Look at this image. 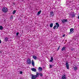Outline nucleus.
<instances>
[{"instance_id":"1","label":"nucleus","mask_w":79,"mask_h":79,"mask_svg":"<svg viewBox=\"0 0 79 79\" xmlns=\"http://www.w3.org/2000/svg\"><path fill=\"white\" fill-rule=\"evenodd\" d=\"M2 11L3 13H6L8 11V8L6 7H4L2 8Z\"/></svg>"},{"instance_id":"2","label":"nucleus","mask_w":79,"mask_h":79,"mask_svg":"<svg viewBox=\"0 0 79 79\" xmlns=\"http://www.w3.org/2000/svg\"><path fill=\"white\" fill-rule=\"evenodd\" d=\"M27 63L28 64H31V60L30 58H28L27 59Z\"/></svg>"},{"instance_id":"3","label":"nucleus","mask_w":79,"mask_h":79,"mask_svg":"<svg viewBox=\"0 0 79 79\" xmlns=\"http://www.w3.org/2000/svg\"><path fill=\"white\" fill-rule=\"evenodd\" d=\"M73 33H74V28H71L70 29V32L69 33V34H71Z\"/></svg>"},{"instance_id":"4","label":"nucleus","mask_w":79,"mask_h":79,"mask_svg":"<svg viewBox=\"0 0 79 79\" xmlns=\"http://www.w3.org/2000/svg\"><path fill=\"white\" fill-rule=\"evenodd\" d=\"M65 65L66 66V67L67 68V69H69V64H68V61H66V63H65Z\"/></svg>"},{"instance_id":"5","label":"nucleus","mask_w":79,"mask_h":79,"mask_svg":"<svg viewBox=\"0 0 79 79\" xmlns=\"http://www.w3.org/2000/svg\"><path fill=\"white\" fill-rule=\"evenodd\" d=\"M31 76H32L31 77V79H36V78H37L35 75H33V74L31 75Z\"/></svg>"},{"instance_id":"6","label":"nucleus","mask_w":79,"mask_h":79,"mask_svg":"<svg viewBox=\"0 0 79 79\" xmlns=\"http://www.w3.org/2000/svg\"><path fill=\"white\" fill-rule=\"evenodd\" d=\"M61 21L63 23H65V22H67L68 21V19H63V20H61Z\"/></svg>"},{"instance_id":"7","label":"nucleus","mask_w":79,"mask_h":79,"mask_svg":"<svg viewBox=\"0 0 79 79\" xmlns=\"http://www.w3.org/2000/svg\"><path fill=\"white\" fill-rule=\"evenodd\" d=\"M4 40L5 41V42H7L8 41V39H9V38H8V37H6L4 38Z\"/></svg>"},{"instance_id":"8","label":"nucleus","mask_w":79,"mask_h":79,"mask_svg":"<svg viewBox=\"0 0 79 79\" xmlns=\"http://www.w3.org/2000/svg\"><path fill=\"white\" fill-rule=\"evenodd\" d=\"M62 79H66V75L64 74L62 76Z\"/></svg>"},{"instance_id":"9","label":"nucleus","mask_w":79,"mask_h":79,"mask_svg":"<svg viewBox=\"0 0 79 79\" xmlns=\"http://www.w3.org/2000/svg\"><path fill=\"white\" fill-rule=\"evenodd\" d=\"M50 16H54V14L53 13V11H51L50 12Z\"/></svg>"},{"instance_id":"10","label":"nucleus","mask_w":79,"mask_h":79,"mask_svg":"<svg viewBox=\"0 0 79 79\" xmlns=\"http://www.w3.org/2000/svg\"><path fill=\"white\" fill-rule=\"evenodd\" d=\"M66 47H63L61 49V51H65V50H66Z\"/></svg>"},{"instance_id":"11","label":"nucleus","mask_w":79,"mask_h":79,"mask_svg":"<svg viewBox=\"0 0 79 79\" xmlns=\"http://www.w3.org/2000/svg\"><path fill=\"white\" fill-rule=\"evenodd\" d=\"M53 57H51V60H49L50 62H52V63H53Z\"/></svg>"},{"instance_id":"12","label":"nucleus","mask_w":79,"mask_h":79,"mask_svg":"<svg viewBox=\"0 0 79 79\" xmlns=\"http://www.w3.org/2000/svg\"><path fill=\"white\" fill-rule=\"evenodd\" d=\"M31 64L33 66H35V63H34V61L33 60H31Z\"/></svg>"},{"instance_id":"13","label":"nucleus","mask_w":79,"mask_h":79,"mask_svg":"<svg viewBox=\"0 0 79 79\" xmlns=\"http://www.w3.org/2000/svg\"><path fill=\"white\" fill-rule=\"evenodd\" d=\"M31 69L32 71H34V72H36V69L34 68H31Z\"/></svg>"},{"instance_id":"14","label":"nucleus","mask_w":79,"mask_h":79,"mask_svg":"<svg viewBox=\"0 0 79 79\" xmlns=\"http://www.w3.org/2000/svg\"><path fill=\"white\" fill-rule=\"evenodd\" d=\"M35 76L36 77H38L39 76V73L37 72L36 73V75H35Z\"/></svg>"},{"instance_id":"15","label":"nucleus","mask_w":79,"mask_h":79,"mask_svg":"<svg viewBox=\"0 0 79 79\" xmlns=\"http://www.w3.org/2000/svg\"><path fill=\"white\" fill-rule=\"evenodd\" d=\"M41 11H42L41 10H40V11L38 12L37 14V15L38 16H39V15L40 14V13H41Z\"/></svg>"},{"instance_id":"16","label":"nucleus","mask_w":79,"mask_h":79,"mask_svg":"<svg viewBox=\"0 0 79 79\" xmlns=\"http://www.w3.org/2000/svg\"><path fill=\"white\" fill-rule=\"evenodd\" d=\"M33 58H34V60H37V57H36L35 56H33Z\"/></svg>"},{"instance_id":"17","label":"nucleus","mask_w":79,"mask_h":79,"mask_svg":"<svg viewBox=\"0 0 79 79\" xmlns=\"http://www.w3.org/2000/svg\"><path fill=\"white\" fill-rule=\"evenodd\" d=\"M55 24L56 26H60V24H59V23L58 22L56 23Z\"/></svg>"},{"instance_id":"18","label":"nucleus","mask_w":79,"mask_h":79,"mask_svg":"<svg viewBox=\"0 0 79 79\" xmlns=\"http://www.w3.org/2000/svg\"><path fill=\"white\" fill-rule=\"evenodd\" d=\"M53 26V23H52L50 24V27H52Z\"/></svg>"},{"instance_id":"19","label":"nucleus","mask_w":79,"mask_h":79,"mask_svg":"<svg viewBox=\"0 0 79 79\" xmlns=\"http://www.w3.org/2000/svg\"><path fill=\"white\" fill-rule=\"evenodd\" d=\"M77 69V66H75V67L74 68V71H76Z\"/></svg>"},{"instance_id":"20","label":"nucleus","mask_w":79,"mask_h":79,"mask_svg":"<svg viewBox=\"0 0 79 79\" xmlns=\"http://www.w3.org/2000/svg\"><path fill=\"white\" fill-rule=\"evenodd\" d=\"M70 15L71 16H72V18H74L75 17V15L73 14H70Z\"/></svg>"},{"instance_id":"21","label":"nucleus","mask_w":79,"mask_h":79,"mask_svg":"<svg viewBox=\"0 0 79 79\" xmlns=\"http://www.w3.org/2000/svg\"><path fill=\"white\" fill-rule=\"evenodd\" d=\"M3 29V27L2 26H0V30H2Z\"/></svg>"},{"instance_id":"22","label":"nucleus","mask_w":79,"mask_h":79,"mask_svg":"<svg viewBox=\"0 0 79 79\" xmlns=\"http://www.w3.org/2000/svg\"><path fill=\"white\" fill-rule=\"evenodd\" d=\"M38 69L40 70V71H42V68L41 67H39V68Z\"/></svg>"},{"instance_id":"23","label":"nucleus","mask_w":79,"mask_h":79,"mask_svg":"<svg viewBox=\"0 0 79 79\" xmlns=\"http://www.w3.org/2000/svg\"><path fill=\"white\" fill-rule=\"evenodd\" d=\"M16 10H14L13 11V12L12 13V14H13V15H15V13H16Z\"/></svg>"},{"instance_id":"24","label":"nucleus","mask_w":79,"mask_h":79,"mask_svg":"<svg viewBox=\"0 0 79 79\" xmlns=\"http://www.w3.org/2000/svg\"><path fill=\"white\" fill-rule=\"evenodd\" d=\"M56 26L55 25L54 27H53V29L54 30L56 29Z\"/></svg>"},{"instance_id":"25","label":"nucleus","mask_w":79,"mask_h":79,"mask_svg":"<svg viewBox=\"0 0 79 79\" xmlns=\"http://www.w3.org/2000/svg\"><path fill=\"white\" fill-rule=\"evenodd\" d=\"M13 19V16L12 15L10 17V19Z\"/></svg>"},{"instance_id":"26","label":"nucleus","mask_w":79,"mask_h":79,"mask_svg":"<svg viewBox=\"0 0 79 79\" xmlns=\"http://www.w3.org/2000/svg\"><path fill=\"white\" fill-rule=\"evenodd\" d=\"M39 75H40V77H42V76H43V74H42V73H39Z\"/></svg>"},{"instance_id":"27","label":"nucleus","mask_w":79,"mask_h":79,"mask_svg":"<svg viewBox=\"0 0 79 79\" xmlns=\"http://www.w3.org/2000/svg\"><path fill=\"white\" fill-rule=\"evenodd\" d=\"M74 50V49L73 48H71V51H73V50Z\"/></svg>"},{"instance_id":"28","label":"nucleus","mask_w":79,"mask_h":79,"mask_svg":"<svg viewBox=\"0 0 79 79\" xmlns=\"http://www.w3.org/2000/svg\"><path fill=\"white\" fill-rule=\"evenodd\" d=\"M49 67L50 68H52V65L49 64Z\"/></svg>"},{"instance_id":"29","label":"nucleus","mask_w":79,"mask_h":79,"mask_svg":"<svg viewBox=\"0 0 79 79\" xmlns=\"http://www.w3.org/2000/svg\"><path fill=\"white\" fill-rule=\"evenodd\" d=\"M19 73L20 74H23V72H22V71H20Z\"/></svg>"},{"instance_id":"30","label":"nucleus","mask_w":79,"mask_h":79,"mask_svg":"<svg viewBox=\"0 0 79 79\" xmlns=\"http://www.w3.org/2000/svg\"><path fill=\"white\" fill-rule=\"evenodd\" d=\"M19 32H17L16 33V35H17V36L18 35H19Z\"/></svg>"},{"instance_id":"31","label":"nucleus","mask_w":79,"mask_h":79,"mask_svg":"<svg viewBox=\"0 0 79 79\" xmlns=\"http://www.w3.org/2000/svg\"><path fill=\"white\" fill-rule=\"evenodd\" d=\"M59 49H60V46L58 47V49L57 50V51H58V50H59Z\"/></svg>"},{"instance_id":"32","label":"nucleus","mask_w":79,"mask_h":79,"mask_svg":"<svg viewBox=\"0 0 79 79\" xmlns=\"http://www.w3.org/2000/svg\"><path fill=\"white\" fill-rule=\"evenodd\" d=\"M59 27H60V26H56V29H58Z\"/></svg>"},{"instance_id":"33","label":"nucleus","mask_w":79,"mask_h":79,"mask_svg":"<svg viewBox=\"0 0 79 79\" xmlns=\"http://www.w3.org/2000/svg\"><path fill=\"white\" fill-rule=\"evenodd\" d=\"M62 37H65V35H62Z\"/></svg>"},{"instance_id":"34","label":"nucleus","mask_w":79,"mask_h":79,"mask_svg":"<svg viewBox=\"0 0 79 79\" xmlns=\"http://www.w3.org/2000/svg\"><path fill=\"white\" fill-rule=\"evenodd\" d=\"M2 43V41L0 39V44Z\"/></svg>"},{"instance_id":"35","label":"nucleus","mask_w":79,"mask_h":79,"mask_svg":"<svg viewBox=\"0 0 79 79\" xmlns=\"http://www.w3.org/2000/svg\"><path fill=\"white\" fill-rule=\"evenodd\" d=\"M78 19H79V14H78Z\"/></svg>"},{"instance_id":"36","label":"nucleus","mask_w":79,"mask_h":79,"mask_svg":"<svg viewBox=\"0 0 79 79\" xmlns=\"http://www.w3.org/2000/svg\"><path fill=\"white\" fill-rule=\"evenodd\" d=\"M2 51H0V53H1V54H2Z\"/></svg>"},{"instance_id":"37","label":"nucleus","mask_w":79,"mask_h":79,"mask_svg":"<svg viewBox=\"0 0 79 79\" xmlns=\"http://www.w3.org/2000/svg\"><path fill=\"white\" fill-rule=\"evenodd\" d=\"M54 66V65H52V66L53 67Z\"/></svg>"},{"instance_id":"38","label":"nucleus","mask_w":79,"mask_h":79,"mask_svg":"<svg viewBox=\"0 0 79 79\" xmlns=\"http://www.w3.org/2000/svg\"><path fill=\"white\" fill-rule=\"evenodd\" d=\"M65 42H67V40H65Z\"/></svg>"},{"instance_id":"39","label":"nucleus","mask_w":79,"mask_h":79,"mask_svg":"<svg viewBox=\"0 0 79 79\" xmlns=\"http://www.w3.org/2000/svg\"><path fill=\"white\" fill-rule=\"evenodd\" d=\"M22 0V1H24V0Z\"/></svg>"},{"instance_id":"40","label":"nucleus","mask_w":79,"mask_h":79,"mask_svg":"<svg viewBox=\"0 0 79 79\" xmlns=\"http://www.w3.org/2000/svg\"><path fill=\"white\" fill-rule=\"evenodd\" d=\"M13 4H14V5H15V2H14V3H13Z\"/></svg>"}]
</instances>
